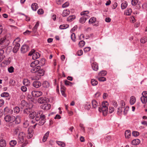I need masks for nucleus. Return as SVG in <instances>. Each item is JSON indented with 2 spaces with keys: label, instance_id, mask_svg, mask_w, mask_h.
Masks as SVG:
<instances>
[{
  "label": "nucleus",
  "instance_id": "f3484780",
  "mask_svg": "<svg viewBox=\"0 0 147 147\" xmlns=\"http://www.w3.org/2000/svg\"><path fill=\"white\" fill-rule=\"evenodd\" d=\"M9 43L8 39H7L6 36H4L0 40V45L2 44L3 43L7 44Z\"/></svg>",
  "mask_w": 147,
  "mask_h": 147
},
{
  "label": "nucleus",
  "instance_id": "a18cd8bd",
  "mask_svg": "<svg viewBox=\"0 0 147 147\" xmlns=\"http://www.w3.org/2000/svg\"><path fill=\"white\" fill-rule=\"evenodd\" d=\"M69 27L68 24H63L59 26V28L61 29H64L67 28Z\"/></svg>",
  "mask_w": 147,
  "mask_h": 147
},
{
  "label": "nucleus",
  "instance_id": "3c124183",
  "mask_svg": "<svg viewBox=\"0 0 147 147\" xmlns=\"http://www.w3.org/2000/svg\"><path fill=\"white\" fill-rule=\"evenodd\" d=\"M85 44V42L83 40H81L79 43V45L80 47H83Z\"/></svg>",
  "mask_w": 147,
  "mask_h": 147
},
{
  "label": "nucleus",
  "instance_id": "f257e3e1",
  "mask_svg": "<svg viewBox=\"0 0 147 147\" xmlns=\"http://www.w3.org/2000/svg\"><path fill=\"white\" fill-rule=\"evenodd\" d=\"M89 13V12L88 11H83L81 13V15L82 16L80 20V23L82 24L85 23L86 20L89 18L90 16L88 15Z\"/></svg>",
  "mask_w": 147,
  "mask_h": 147
},
{
  "label": "nucleus",
  "instance_id": "f03ea898",
  "mask_svg": "<svg viewBox=\"0 0 147 147\" xmlns=\"http://www.w3.org/2000/svg\"><path fill=\"white\" fill-rule=\"evenodd\" d=\"M142 96L141 97V100L142 103H144L147 101V92L144 91L142 93Z\"/></svg>",
  "mask_w": 147,
  "mask_h": 147
},
{
  "label": "nucleus",
  "instance_id": "393cba45",
  "mask_svg": "<svg viewBox=\"0 0 147 147\" xmlns=\"http://www.w3.org/2000/svg\"><path fill=\"white\" fill-rule=\"evenodd\" d=\"M136 98L134 96H132L130 98L129 102L131 105H134L136 102Z\"/></svg>",
  "mask_w": 147,
  "mask_h": 147
},
{
  "label": "nucleus",
  "instance_id": "c9c22d12",
  "mask_svg": "<svg viewBox=\"0 0 147 147\" xmlns=\"http://www.w3.org/2000/svg\"><path fill=\"white\" fill-rule=\"evenodd\" d=\"M75 18L76 17L75 16H70L67 18V21L70 22L74 20Z\"/></svg>",
  "mask_w": 147,
  "mask_h": 147
},
{
  "label": "nucleus",
  "instance_id": "ea45409f",
  "mask_svg": "<svg viewBox=\"0 0 147 147\" xmlns=\"http://www.w3.org/2000/svg\"><path fill=\"white\" fill-rule=\"evenodd\" d=\"M127 3L126 1H124L121 4V8L122 9H125L127 6Z\"/></svg>",
  "mask_w": 147,
  "mask_h": 147
},
{
  "label": "nucleus",
  "instance_id": "8fccbe9b",
  "mask_svg": "<svg viewBox=\"0 0 147 147\" xmlns=\"http://www.w3.org/2000/svg\"><path fill=\"white\" fill-rule=\"evenodd\" d=\"M140 134L139 133L136 131H133L132 132V135L135 137H137Z\"/></svg>",
  "mask_w": 147,
  "mask_h": 147
},
{
  "label": "nucleus",
  "instance_id": "7c9ffc66",
  "mask_svg": "<svg viewBox=\"0 0 147 147\" xmlns=\"http://www.w3.org/2000/svg\"><path fill=\"white\" fill-rule=\"evenodd\" d=\"M107 74V72L106 71L102 70L98 73V76L103 77Z\"/></svg>",
  "mask_w": 147,
  "mask_h": 147
},
{
  "label": "nucleus",
  "instance_id": "09e8293b",
  "mask_svg": "<svg viewBox=\"0 0 147 147\" xmlns=\"http://www.w3.org/2000/svg\"><path fill=\"white\" fill-rule=\"evenodd\" d=\"M39 25V23L38 22L36 23L35 26H34V28L32 29L33 31V32H35L36 31L37 29V28L38 27V26Z\"/></svg>",
  "mask_w": 147,
  "mask_h": 147
},
{
  "label": "nucleus",
  "instance_id": "5701e85b",
  "mask_svg": "<svg viewBox=\"0 0 147 147\" xmlns=\"http://www.w3.org/2000/svg\"><path fill=\"white\" fill-rule=\"evenodd\" d=\"M28 134L27 137L28 138H30L32 136L33 134V131L31 129H29L28 130Z\"/></svg>",
  "mask_w": 147,
  "mask_h": 147
},
{
  "label": "nucleus",
  "instance_id": "4c0bfd02",
  "mask_svg": "<svg viewBox=\"0 0 147 147\" xmlns=\"http://www.w3.org/2000/svg\"><path fill=\"white\" fill-rule=\"evenodd\" d=\"M50 85L49 83L47 81H44L42 84L43 87L46 88H48Z\"/></svg>",
  "mask_w": 147,
  "mask_h": 147
},
{
  "label": "nucleus",
  "instance_id": "a878e982",
  "mask_svg": "<svg viewBox=\"0 0 147 147\" xmlns=\"http://www.w3.org/2000/svg\"><path fill=\"white\" fill-rule=\"evenodd\" d=\"M92 107L94 108H96L99 105L98 102L95 100H93L92 101Z\"/></svg>",
  "mask_w": 147,
  "mask_h": 147
},
{
  "label": "nucleus",
  "instance_id": "1a4fd4ad",
  "mask_svg": "<svg viewBox=\"0 0 147 147\" xmlns=\"http://www.w3.org/2000/svg\"><path fill=\"white\" fill-rule=\"evenodd\" d=\"M96 22V19L94 17H92L89 20V22L90 24H92L96 26H98V23H96V24H94V23H95Z\"/></svg>",
  "mask_w": 147,
  "mask_h": 147
},
{
  "label": "nucleus",
  "instance_id": "13d9d810",
  "mask_svg": "<svg viewBox=\"0 0 147 147\" xmlns=\"http://www.w3.org/2000/svg\"><path fill=\"white\" fill-rule=\"evenodd\" d=\"M138 0H132L131 1L132 5L133 6L136 5L138 3Z\"/></svg>",
  "mask_w": 147,
  "mask_h": 147
},
{
  "label": "nucleus",
  "instance_id": "052dcab7",
  "mask_svg": "<svg viewBox=\"0 0 147 147\" xmlns=\"http://www.w3.org/2000/svg\"><path fill=\"white\" fill-rule=\"evenodd\" d=\"M130 22L131 23H134L136 21V20L134 17L132 16L130 17L129 19Z\"/></svg>",
  "mask_w": 147,
  "mask_h": 147
},
{
  "label": "nucleus",
  "instance_id": "bf43d9fd",
  "mask_svg": "<svg viewBox=\"0 0 147 147\" xmlns=\"http://www.w3.org/2000/svg\"><path fill=\"white\" fill-rule=\"evenodd\" d=\"M14 68L12 66H10L8 68V70L9 73H12L14 71Z\"/></svg>",
  "mask_w": 147,
  "mask_h": 147
},
{
  "label": "nucleus",
  "instance_id": "69168bd1",
  "mask_svg": "<svg viewBox=\"0 0 147 147\" xmlns=\"http://www.w3.org/2000/svg\"><path fill=\"white\" fill-rule=\"evenodd\" d=\"M29 123L28 121H26L23 123V126L24 127L26 128L27 127Z\"/></svg>",
  "mask_w": 147,
  "mask_h": 147
},
{
  "label": "nucleus",
  "instance_id": "4be33fe9",
  "mask_svg": "<svg viewBox=\"0 0 147 147\" xmlns=\"http://www.w3.org/2000/svg\"><path fill=\"white\" fill-rule=\"evenodd\" d=\"M39 64V61L38 60H36L32 62L30 64V66L32 68L38 66Z\"/></svg>",
  "mask_w": 147,
  "mask_h": 147
},
{
  "label": "nucleus",
  "instance_id": "2f4dec72",
  "mask_svg": "<svg viewBox=\"0 0 147 147\" xmlns=\"http://www.w3.org/2000/svg\"><path fill=\"white\" fill-rule=\"evenodd\" d=\"M40 57V54L37 52H35V51L34 52L33 54V55L32 56V59H36Z\"/></svg>",
  "mask_w": 147,
  "mask_h": 147
},
{
  "label": "nucleus",
  "instance_id": "20e7f679",
  "mask_svg": "<svg viewBox=\"0 0 147 147\" xmlns=\"http://www.w3.org/2000/svg\"><path fill=\"white\" fill-rule=\"evenodd\" d=\"M25 137V134L23 132L19 133L18 138L19 140V142L20 143H22L24 141V138Z\"/></svg>",
  "mask_w": 147,
  "mask_h": 147
},
{
  "label": "nucleus",
  "instance_id": "49530a36",
  "mask_svg": "<svg viewBox=\"0 0 147 147\" xmlns=\"http://www.w3.org/2000/svg\"><path fill=\"white\" fill-rule=\"evenodd\" d=\"M90 107L91 105L90 103L88 102H86L85 105V108L87 110H89L90 109Z\"/></svg>",
  "mask_w": 147,
  "mask_h": 147
},
{
  "label": "nucleus",
  "instance_id": "e433bc0d",
  "mask_svg": "<svg viewBox=\"0 0 147 147\" xmlns=\"http://www.w3.org/2000/svg\"><path fill=\"white\" fill-rule=\"evenodd\" d=\"M32 110V109L30 108H28V107H26L25 108V109L24 110V114H28L30 113L31 112V111Z\"/></svg>",
  "mask_w": 147,
  "mask_h": 147
},
{
  "label": "nucleus",
  "instance_id": "4d7b16f0",
  "mask_svg": "<svg viewBox=\"0 0 147 147\" xmlns=\"http://www.w3.org/2000/svg\"><path fill=\"white\" fill-rule=\"evenodd\" d=\"M109 104L108 103L107 101H104L102 102V107H108Z\"/></svg>",
  "mask_w": 147,
  "mask_h": 147
},
{
  "label": "nucleus",
  "instance_id": "6e6d98bb",
  "mask_svg": "<svg viewBox=\"0 0 147 147\" xmlns=\"http://www.w3.org/2000/svg\"><path fill=\"white\" fill-rule=\"evenodd\" d=\"M13 111L14 113H18L20 111V108L18 107H16L13 109Z\"/></svg>",
  "mask_w": 147,
  "mask_h": 147
},
{
  "label": "nucleus",
  "instance_id": "412c9836",
  "mask_svg": "<svg viewBox=\"0 0 147 147\" xmlns=\"http://www.w3.org/2000/svg\"><path fill=\"white\" fill-rule=\"evenodd\" d=\"M44 74V71L43 69H41V68L36 73V74L38 76H43Z\"/></svg>",
  "mask_w": 147,
  "mask_h": 147
},
{
  "label": "nucleus",
  "instance_id": "dca6fc26",
  "mask_svg": "<svg viewBox=\"0 0 147 147\" xmlns=\"http://www.w3.org/2000/svg\"><path fill=\"white\" fill-rule=\"evenodd\" d=\"M41 85V83L39 81H36L33 82V86L36 88H38Z\"/></svg>",
  "mask_w": 147,
  "mask_h": 147
},
{
  "label": "nucleus",
  "instance_id": "6ab92c4d",
  "mask_svg": "<svg viewBox=\"0 0 147 147\" xmlns=\"http://www.w3.org/2000/svg\"><path fill=\"white\" fill-rule=\"evenodd\" d=\"M91 65L92 69L94 70L97 71L98 70V65L96 63H93Z\"/></svg>",
  "mask_w": 147,
  "mask_h": 147
},
{
  "label": "nucleus",
  "instance_id": "423d86ee",
  "mask_svg": "<svg viewBox=\"0 0 147 147\" xmlns=\"http://www.w3.org/2000/svg\"><path fill=\"white\" fill-rule=\"evenodd\" d=\"M32 95L34 97H39L42 94V92L39 91H33L31 92Z\"/></svg>",
  "mask_w": 147,
  "mask_h": 147
},
{
  "label": "nucleus",
  "instance_id": "9b49d317",
  "mask_svg": "<svg viewBox=\"0 0 147 147\" xmlns=\"http://www.w3.org/2000/svg\"><path fill=\"white\" fill-rule=\"evenodd\" d=\"M20 106L21 108L25 109L28 107V104L25 100H22V101Z\"/></svg>",
  "mask_w": 147,
  "mask_h": 147
},
{
  "label": "nucleus",
  "instance_id": "f704fd0d",
  "mask_svg": "<svg viewBox=\"0 0 147 147\" xmlns=\"http://www.w3.org/2000/svg\"><path fill=\"white\" fill-rule=\"evenodd\" d=\"M4 110L5 113H8L11 114L13 112L12 110H11L7 107H5Z\"/></svg>",
  "mask_w": 147,
  "mask_h": 147
},
{
  "label": "nucleus",
  "instance_id": "39448f33",
  "mask_svg": "<svg viewBox=\"0 0 147 147\" xmlns=\"http://www.w3.org/2000/svg\"><path fill=\"white\" fill-rule=\"evenodd\" d=\"M49 101V99L48 98L42 97L39 98L38 99V102L40 104L47 103Z\"/></svg>",
  "mask_w": 147,
  "mask_h": 147
},
{
  "label": "nucleus",
  "instance_id": "c756f323",
  "mask_svg": "<svg viewBox=\"0 0 147 147\" xmlns=\"http://www.w3.org/2000/svg\"><path fill=\"white\" fill-rule=\"evenodd\" d=\"M49 131H48L45 134L42 138V141L43 142H45V141H46L49 136Z\"/></svg>",
  "mask_w": 147,
  "mask_h": 147
},
{
  "label": "nucleus",
  "instance_id": "774afa93",
  "mask_svg": "<svg viewBox=\"0 0 147 147\" xmlns=\"http://www.w3.org/2000/svg\"><path fill=\"white\" fill-rule=\"evenodd\" d=\"M120 104L122 108H125V102L123 100H122L121 101Z\"/></svg>",
  "mask_w": 147,
  "mask_h": 147
},
{
  "label": "nucleus",
  "instance_id": "bb28decb",
  "mask_svg": "<svg viewBox=\"0 0 147 147\" xmlns=\"http://www.w3.org/2000/svg\"><path fill=\"white\" fill-rule=\"evenodd\" d=\"M31 7L32 9L34 11H36L38 7L37 4L36 3H33Z\"/></svg>",
  "mask_w": 147,
  "mask_h": 147
},
{
  "label": "nucleus",
  "instance_id": "473e14b6",
  "mask_svg": "<svg viewBox=\"0 0 147 147\" xmlns=\"http://www.w3.org/2000/svg\"><path fill=\"white\" fill-rule=\"evenodd\" d=\"M23 84L26 86H28L30 85V81L27 79H24L23 82Z\"/></svg>",
  "mask_w": 147,
  "mask_h": 147
},
{
  "label": "nucleus",
  "instance_id": "6e6552de",
  "mask_svg": "<svg viewBox=\"0 0 147 147\" xmlns=\"http://www.w3.org/2000/svg\"><path fill=\"white\" fill-rule=\"evenodd\" d=\"M98 110L100 112H102L103 115L104 116H105L107 115V113L108 111V108L105 107H102L100 109V108L99 107Z\"/></svg>",
  "mask_w": 147,
  "mask_h": 147
},
{
  "label": "nucleus",
  "instance_id": "a211bd4d",
  "mask_svg": "<svg viewBox=\"0 0 147 147\" xmlns=\"http://www.w3.org/2000/svg\"><path fill=\"white\" fill-rule=\"evenodd\" d=\"M36 115V112L34 110H32L29 114V118L31 119H33L35 117Z\"/></svg>",
  "mask_w": 147,
  "mask_h": 147
},
{
  "label": "nucleus",
  "instance_id": "864d4df0",
  "mask_svg": "<svg viewBox=\"0 0 147 147\" xmlns=\"http://www.w3.org/2000/svg\"><path fill=\"white\" fill-rule=\"evenodd\" d=\"M9 93L7 92H4L1 94V96L2 97H7L9 96Z\"/></svg>",
  "mask_w": 147,
  "mask_h": 147
},
{
  "label": "nucleus",
  "instance_id": "680f3d73",
  "mask_svg": "<svg viewBox=\"0 0 147 147\" xmlns=\"http://www.w3.org/2000/svg\"><path fill=\"white\" fill-rule=\"evenodd\" d=\"M71 39L72 40L74 41L75 42V38H76V37H75V35L74 33H72L71 36Z\"/></svg>",
  "mask_w": 147,
  "mask_h": 147
},
{
  "label": "nucleus",
  "instance_id": "c85d7f7f",
  "mask_svg": "<svg viewBox=\"0 0 147 147\" xmlns=\"http://www.w3.org/2000/svg\"><path fill=\"white\" fill-rule=\"evenodd\" d=\"M70 13L69 10L68 9L64 10L63 11L62 15L63 17H66Z\"/></svg>",
  "mask_w": 147,
  "mask_h": 147
},
{
  "label": "nucleus",
  "instance_id": "603ef678",
  "mask_svg": "<svg viewBox=\"0 0 147 147\" xmlns=\"http://www.w3.org/2000/svg\"><path fill=\"white\" fill-rule=\"evenodd\" d=\"M57 143L59 146L62 147H64L65 146V144L62 142L57 141Z\"/></svg>",
  "mask_w": 147,
  "mask_h": 147
},
{
  "label": "nucleus",
  "instance_id": "9d476101",
  "mask_svg": "<svg viewBox=\"0 0 147 147\" xmlns=\"http://www.w3.org/2000/svg\"><path fill=\"white\" fill-rule=\"evenodd\" d=\"M13 44L15 45L13 49V51L14 53H16L18 50L20 46V44L17 42H14Z\"/></svg>",
  "mask_w": 147,
  "mask_h": 147
},
{
  "label": "nucleus",
  "instance_id": "c03bdc74",
  "mask_svg": "<svg viewBox=\"0 0 147 147\" xmlns=\"http://www.w3.org/2000/svg\"><path fill=\"white\" fill-rule=\"evenodd\" d=\"M91 83L93 86L96 85L98 84V82L94 79H92L91 80Z\"/></svg>",
  "mask_w": 147,
  "mask_h": 147
},
{
  "label": "nucleus",
  "instance_id": "b1692460",
  "mask_svg": "<svg viewBox=\"0 0 147 147\" xmlns=\"http://www.w3.org/2000/svg\"><path fill=\"white\" fill-rule=\"evenodd\" d=\"M131 132L129 130H126L125 133V137L127 139L129 138L131 136Z\"/></svg>",
  "mask_w": 147,
  "mask_h": 147
},
{
  "label": "nucleus",
  "instance_id": "72a5a7b5",
  "mask_svg": "<svg viewBox=\"0 0 147 147\" xmlns=\"http://www.w3.org/2000/svg\"><path fill=\"white\" fill-rule=\"evenodd\" d=\"M15 121V123L16 124H19L21 121L20 117L19 116H17L16 117H15V119L14 121Z\"/></svg>",
  "mask_w": 147,
  "mask_h": 147
},
{
  "label": "nucleus",
  "instance_id": "5fc2aeb1",
  "mask_svg": "<svg viewBox=\"0 0 147 147\" xmlns=\"http://www.w3.org/2000/svg\"><path fill=\"white\" fill-rule=\"evenodd\" d=\"M65 84L66 86H72L74 83L66 80L65 81Z\"/></svg>",
  "mask_w": 147,
  "mask_h": 147
},
{
  "label": "nucleus",
  "instance_id": "f8f14e48",
  "mask_svg": "<svg viewBox=\"0 0 147 147\" xmlns=\"http://www.w3.org/2000/svg\"><path fill=\"white\" fill-rule=\"evenodd\" d=\"M41 107L44 110H47L50 109L51 105L49 104H44L41 105Z\"/></svg>",
  "mask_w": 147,
  "mask_h": 147
},
{
  "label": "nucleus",
  "instance_id": "2eb2a0df",
  "mask_svg": "<svg viewBox=\"0 0 147 147\" xmlns=\"http://www.w3.org/2000/svg\"><path fill=\"white\" fill-rule=\"evenodd\" d=\"M40 66L38 65L36 67H33L31 69V72L32 73H36L40 69Z\"/></svg>",
  "mask_w": 147,
  "mask_h": 147
},
{
  "label": "nucleus",
  "instance_id": "de8ad7c7",
  "mask_svg": "<svg viewBox=\"0 0 147 147\" xmlns=\"http://www.w3.org/2000/svg\"><path fill=\"white\" fill-rule=\"evenodd\" d=\"M140 40L141 43H144L147 41V37H143L141 38Z\"/></svg>",
  "mask_w": 147,
  "mask_h": 147
},
{
  "label": "nucleus",
  "instance_id": "ddd939ff",
  "mask_svg": "<svg viewBox=\"0 0 147 147\" xmlns=\"http://www.w3.org/2000/svg\"><path fill=\"white\" fill-rule=\"evenodd\" d=\"M29 49V47L26 45H24L21 48V52L24 53L27 52Z\"/></svg>",
  "mask_w": 147,
  "mask_h": 147
},
{
  "label": "nucleus",
  "instance_id": "e2e57ef3",
  "mask_svg": "<svg viewBox=\"0 0 147 147\" xmlns=\"http://www.w3.org/2000/svg\"><path fill=\"white\" fill-rule=\"evenodd\" d=\"M90 50L91 48L90 47H86L84 49V52L86 53L90 51Z\"/></svg>",
  "mask_w": 147,
  "mask_h": 147
},
{
  "label": "nucleus",
  "instance_id": "4468645a",
  "mask_svg": "<svg viewBox=\"0 0 147 147\" xmlns=\"http://www.w3.org/2000/svg\"><path fill=\"white\" fill-rule=\"evenodd\" d=\"M44 114H43L42 111H39L37 113H36V115L35 116V119L36 121H39L42 115H43Z\"/></svg>",
  "mask_w": 147,
  "mask_h": 147
},
{
  "label": "nucleus",
  "instance_id": "0e129e2a",
  "mask_svg": "<svg viewBox=\"0 0 147 147\" xmlns=\"http://www.w3.org/2000/svg\"><path fill=\"white\" fill-rule=\"evenodd\" d=\"M44 11L42 9H39L37 11V13L38 14H42L44 13Z\"/></svg>",
  "mask_w": 147,
  "mask_h": 147
},
{
  "label": "nucleus",
  "instance_id": "0eeeda50",
  "mask_svg": "<svg viewBox=\"0 0 147 147\" xmlns=\"http://www.w3.org/2000/svg\"><path fill=\"white\" fill-rule=\"evenodd\" d=\"M46 117L44 115H42L40 117L38 124L40 126L43 125L46 121Z\"/></svg>",
  "mask_w": 147,
  "mask_h": 147
},
{
  "label": "nucleus",
  "instance_id": "aec40b11",
  "mask_svg": "<svg viewBox=\"0 0 147 147\" xmlns=\"http://www.w3.org/2000/svg\"><path fill=\"white\" fill-rule=\"evenodd\" d=\"M140 143V140L138 139L133 140L131 142V144L134 145H136L139 144Z\"/></svg>",
  "mask_w": 147,
  "mask_h": 147
},
{
  "label": "nucleus",
  "instance_id": "338daca9",
  "mask_svg": "<svg viewBox=\"0 0 147 147\" xmlns=\"http://www.w3.org/2000/svg\"><path fill=\"white\" fill-rule=\"evenodd\" d=\"M83 54V52L82 50H80L78 51L77 53V54L78 56H81Z\"/></svg>",
  "mask_w": 147,
  "mask_h": 147
},
{
  "label": "nucleus",
  "instance_id": "37998d69",
  "mask_svg": "<svg viewBox=\"0 0 147 147\" xmlns=\"http://www.w3.org/2000/svg\"><path fill=\"white\" fill-rule=\"evenodd\" d=\"M96 78L100 82H104L106 80V78L103 77L97 76Z\"/></svg>",
  "mask_w": 147,
  "mask_h": 147
},
{
  "label": "nucleus",
  "instance_id": "a19ab883",
  "mask_svg": "<svg viewBox=\"0 0 147 147\" xmlns=\"http://www.w3.org/2000/svg\"><path fill=\"white\" fill-rule=\"evenodd\" d=\"M20 130V127H17L13 129V133L15 134H17L18 132H19Z\"/></svg>",
  "mask_w": 147,
  "mask_h": 147
},
{
  "label": "nucleus",
  "instance_id": "7ed1b4c3",
  "mask_svg": "<svg viewBox=\"0 0 147 147\" xmlns=\"http://www.w3.org/2000/svg\"><path fill=\"white\" fill-rule=\"evenodd\" d=\"M15 119V117L13 116H10L7 115L4 117V119L6 122L12 123L14 121Z\"/></svg>",
  "mask_w": 147,
  "mask_h": 147
},
{
  "label": "nucleus",
  "instance_id": "79ce46f5",
  "mask_svg": "<svg viewBox=\"0 0 147 147\" xmlns=\"http://www.w3.org/2000/svg\"><path fill=\"white\" fill-rule=\"evenodd\" d=\"M17 141L16 140H11L9 142V144L11 146H14L17 144Z\"/></svg>",
  "mask_w": 147,
  "mask_h": 147
},
{
  "label": "nucleus",
  "instance_id": "cd10ccee",
  "mask_svg": "<svg viewBox=\"0 0 147 147\" xmlns=\"http://www.w3.org/2000/svg\"><path fill=\"white\" fill-rule=\"evenodd\" d=\"M6 142L5 140L2 139L0 140V147H5Z\"/></svg>",
  "mask_w": 147,
  "mask_h": 147
},
{
  "label": "nucleus",
  "instance_id": "58836bf2",
  "mask_svg": "<svg viewBox=\"0 0 147 147\" xmlns=\"http://www.w3.org/2000/svg\"><path fill=\"white\" fill-rule=\"evenodd\" d=\"M132 12V10L131 8H127L125 12V14L127 16L130 15Z\"/></svg>",
  "mask_w": 147,
  "mask_h": 147
}]
</instances>
